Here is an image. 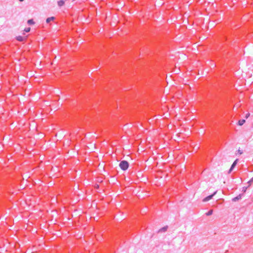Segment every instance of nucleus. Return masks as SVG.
Instances as JSON below:
<instances>
[{"instance_id": "ddd939ff", "label": "nucleus", "mask_w": 253, "mask_h": 253, "mask_svg": "<svg viewBox=\"0 0 253 253\" xmlns=\"http://www.w3.org/2000/svg\"><path fill=\"white\" fill-rule=\"evenodd\" d=\"M98 166L102 169L103 171H105V169H104V166L103 164H99Z\"/></svg>"}, {"instance_id": "a211bd4d", "label": "nucleus", "mask_w": 253, "mask_h": 253, "mask_svg": "<svg viewBox=\"0 0 253 253\" xmlns=\"http://www.w3.org/2000/svg\"><path fill=\"white\" fill-rule=\"evenodd\" d=\"M250 116V114L249 113H248V114H246V118L247 119L249 117V116Z\"/></svg>"}, {"instance_id": "39448f33", "label": "nucleus", "mask_w": 253, "mask_h": 253, "mask_svg": "<svg viewBox=\"0 0 253 253\" xmlns=\"http://www.w3.org/2000/svg\"><path fill=\"white\" fill-rule=\"evenodd\" d=\"M90 149L92 151H95L96 149V145L95 144H92V143L90 144Z\"/></svg>"}, {"instance_id": "6e6552de", "label": "nucleus", "mask_w": 253, "mask_h": 253, "mask_svg": "<svg viewBox=\"0 0 253 253\" xmlns=\"http://www.w3.org/2000/svg\"><path fill=\"white\" fill-rule=\"evenodd\" d=\"M242 197V195L241 194L239 195L238 196L234 198L233 199V201H236L237 200H238L239 199H240Z\"/></svg>"}, {"instance_id": "2eb2a0df", "label": "nucleus", "mask_w": 253, "mask_h": 253, "mask_svg": "<svg viewBox=\"0 0 253 253\" xmlns=\"http://www.w3.org/2000/svg\"><path fill=\"white\" fill-rule=\"evenodd\" d=\"M30 30H31L30 28H26L24 29V31H25L26 32H29L30 31Z\"/></svg>"}, {"instance_id": "1a4fd4ad", "label": "nucleus", "mask_w": 253, "mask_h": 253, "mask_svg": "<svg viewBox=\"0 0 253 253\" xmlns=\"http://www.w3.org/2000/svg\"><path fill=\"white\" fill-rule=\"evenodd\" d=\"M27 23L29 25H34L35 24V22L34 21L33 19H32L28 20L27 21Z\"/></svg>"}, {"instance_id": "6ab92c4d", "label": "nucleus", "mask_w": 253, "mask_h": 253, "mask_svg": "<svg viewBox=\"0 0 253 253\" xmlns=\"http://www.w3.org/2000/svg\"><path fill=\"white\" fill-rule=\"evenodd\" d=\"M94 187H95V188L98 189V188H99V185L95 184Z\"/></svg>"}, {"instance_id": "9d476101", "label": "nucleus", "mask_w": 253, "mask_h": 253, "mask_svg": "<svg viewBox=\"0 0 253 253\" xmlns=\"http://www.w3.org/2000/svg\"><path fill=\"white\" fill-rule=\"evenodd\" d=\"M16 39L18 41L22 42L24 40V38L21 36H19L16 37Z\"/></svg>"}, {"instance_id": "f8f14e48", "label": "nucleus", "mask_w": 253, "mask_h": 253, "mask_svg": "<svg viewBox=\"0 0 253 253\" xmlns=\"http://www.w3.org/2000/svg\"><path fill=\"white\" fill-rule=\"evenodd\" d=\"M212 212H213V211L212 210H210L207 213H206V215L209 216V215H210L211 214H212Z\"/></svg>"}, {"instance_id": "7ed1b4c3", "label": "nucleus", "mask_w": 253, "mask_h": 253, "mask_svg": "<svg viewBox=\"0 0 253 253\" xmlns=\"http://www.w3.org/2000/svg\"><path fill=\"white\" fill-rule=\"evenodd\" d=\"M238 161V160L236 159L234 162V163L232 164V165H231V167L230 169L229 170L228 173H230L231 172V171L232 170V169H233V168L235 167V166L236 165V164L237 163Z\"/></svg>"}, {"instance_id": "aec40b11", "label": "nucleus", "mask_w": 253, "mask_h": 253, "mask_svg": "<svg viewBox=\"0 0 253 253\" xmlns=\"http://www.w3.org/2000/svg\"><path fill=\"white\" fill-rule=\"evenodd\" d=\"M20 1H23L24 0H19Z\"/></svg>"}, {"instance_id": "20e7f679", "label": "nucleus", "mask_w": 253, "mask_h": 253, "mask_svg": "<svg viewBox=\"0 0 253 253\" xmlns=\"http://www.w3.org/2000/svg\"><path fill=\"white\" fill-rule=\"evenodd\" d=\"M246 122V120L244 119L239 120L238 122V124L239 126H242Z\"/></svg>"}, {"instance_id": "0eeeda50", "label": "nucleus", "mask_w": 253, "mask_h": 253, "mask_svg": "<svg viewBox=\"0 0 253 253\" xmlns=\"http://www.w3.org/2000/svg\"><path fill=\"white\" fill-rule=\"evenodd\" d=\"M55 19L54 17L52 16L46 19V22L47 23L50 22L51 21H53Z\"/></svg>"}, {"instance_id": "dca6fc26", "label": "nucleus", "mask_w": 253, "mask_h": 253, "mask_svg": "<svg viewBox=\"0 0 253 253\" xmlns=\"http://www.w3.org/2000/svg\"><path fill=\"white\" fill-rule=\"evenodd\" d=\"M238 153L240 154V155H241L243 154V151L242 150H240V149H238Z\"/></svg>"}, {"instance_id": "423d86ee", "label": "nucleus", "mask_w": 253, "mask_h": 253, "mask_svg": "<svg viewBox=\"0 0 253 253\" xmlns=\"http://www.w3.org/2000/svg\"><path fill=\"white\" fill-rule=\"evenodd\" d=\"M57 3L59 6H62L65 4V2L63 0H60Z\"/></svg>"}, {"instance_id": "4468645a", "label": "nucleus", "mask_w": 253, "mask_h": 253, "mask_svg": "<svg viewBox=\"0 0 253 253\" xmlns=\"http://www.w3.org/2000/svg\"><path fill=\"white\" fill-rule=\"evenodd\" d=\"M252 183H253V177L248 182V183L249 184L248 187H250Z\"/></svg>"}, {"instance_id": "f03ea898", "label": "nucleus", "mask_w": 253, "mask_h": 253, "mask_svg": "<svg viewBox=\"0 0 253 253\" xmlns=\"http://www.w3.org/2000/svg\"><path fill=\"white\" fill-rule=\"evenodd\" d=\"M216 192H216V191H215V192H214L213 193V194H212V195H210V196H208V197H207L205 198L203 200V201L204 202H207V201H208L210 200L212 198V197H213L214 195H215V194H216Z\"/></svg>"}, {"instance_id": "9b49d317", "label": "nucleus", "mask_w": 253, "mask_h": 253, "mask_svg": "<svg viewBox=\"0 0 253 253\" xmlns=\"http://www.w3.org/2000/svg\"><path fill=\"white\" fill-rule=\"evenodd\" d=\"M167 229H168V226H166L161 228V229H160L159 232L165 231L167 230Z\"/></svg>"}, {"instance_id": "f257e3e1", "label": "nucleus", "mask_w": 253, "mask_h": 253, "mask_svg": "<svg viewBox=\"0 0 253 253\" xmlns=\"http://www.w3.org/2000/svg\"><path fill=\"white\" fill-rule=\"evenodd\" d=\"M119 167L123 170H126L129 167V163L126 161L124 160L120 162Z\"/></svg>"}, {"instance_id": "f3484780", "label": "nucleus", "mask_w": 253, "mask_h": 253, "mask_svg": "<svg viewBox=\"0 0 253 253\" xmlns=\"http://www.w3.org/2000/svg\"><path fill=\"white\" fill-rule=\"evenodd\" d=\"M248 187H243V191L245 193L247 191V189H248Z\"/></svg>"}]
</instances>
